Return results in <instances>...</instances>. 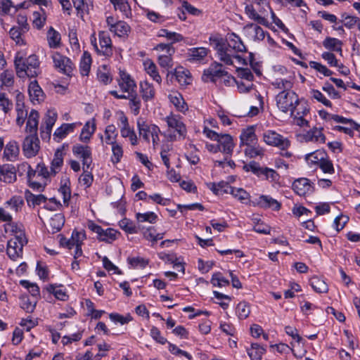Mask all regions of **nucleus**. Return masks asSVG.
I'll list each match as a JSON object with an SVG mask.
<instances>
[{
    "label": "nucleus",
    "instance_id": "1",
    "mask_svg": "<svg viewBox=\"0 0 360 360\" xmlns=\"http://www.w3.org/2000/svg\"><path fill=\"white\" fill-rule=\"evenodd\" d=\"M272 86L279 91L275 98L278 109L283 113L289 114L295 124L302 127H308L309 122L306 117L310 108L307 102H303L299 95L292 90V76L288 79H275Z\"/></svg>",
    "mask_w": 360,
    "mask_h": 360
},
{
    "label": "nucleus",
    "instance_id": "2",
    "mask_svg": "<svg viewBox=\"0 0 360 360\" xmlns=\"http://www.w3.org/2000/svg\"><path fill=\"white\" fill-rule=\"evenodd\" d=\"M245 13L249 19L268 28L274 23L277 27L287 32L288 29L283 22L276 15L268 0H252V4L245 6Z\"/></svg>",
    "mask_w": 360,
    "mask_h": 360
},
{
    "label": "nucleus",
    "instance_id": "3",
    "mask_svg": "<svg viewBox=\"0 0 360 360\" xmlns=\"http://www.w3.org/2000/svg\"><path fill=\"white\" fill-rule=\"evenodd\" d=\"M39 120V113L37 110L32 109L25 129V132L30 134L25 137L22 143V152L27 158L35 157L40 150V141L37 134Z\"/></svg>",
    "mask_w": 360,
    "mask_h": 360
},
{
    "label": "nucleus",
    "instance_id": "4",
    "mask_svg": "<svg viewBox=\"0 0 360 360\" xmlns=\"http://www.w3.org/2000/svg\"><path fill=\"white\" fill-rule=\"evenodd\" d=\"M210 46L217 51L218 58L226 65L242 67L248 65L246 59L240 56H233L231 50L226 48V42L221 35L211 34L209 37Z\"/></svg>",
    "mask_w": 360,
    "mask_h": 360
},
{
    "label": "nucleus",
    "instance_id": "5",
    "mask_svg": "<svg viewBox=\"0 0 360 360\" xmlns=\"http://www.w3.org/2000/svg\"><path fill=\"white\" fill-rule=\"evenodd\" d=\"M16 73L19 77H35L39 74V60L38 57L30 55L25 60L17 55L14 60Z\"/></svg>",
    "mask_w": 360,
    "mask_h": 360
},
{
    "label": "nucleus",
    "instance_id": "6",
    "mask_svg": "<svg viewBox=\"0 0 360 360\" xmlns=\"http://www.w3.org/2000/svg\"><path fill=\"white\" fill-rule=\"evenodd\" d=\"M167 129L165 136L169 141H176L185 139L187 133L186 127L181 117L171 113L164 118Z\"/></svg>",
    "mask_w": 360,
    "mask_h": 360
},
{
    "label": "nucleus",
    "instance_id": "7",
    "mask_svg": "<svg viewBox=\"0 0 360 360\" xmlns=\"http://www.w3.org/2000/svg\"><path fill=\"white\" fill-rule=\"evenodd\" d=\"M203 134L208 139L217 141L220 152L225 155H229L232 153L235 147V143L233 137L228 134H218L211 129L207 126L204 127Z\"/></svg>",
    "mask_w": 360,
    "mask_h": 360
},
{
    "label": "nucleus",
    "instance_id": "8",
    "mask_svg": "<svg viewBox=\"0 0 360 360\" xmlns=\"http://www.w3.org/2000/svg\"><path fill=\"white\" fill-rule=\"evenodd\" d=\"M86 239V231L83 229H74L72 232L71 237L67 238L61 237L60 239V244L64 248L68 249L75 248L74 252V257L77 259L82 255V246L84 241Z\"/></svg>",
    "mask_w": 360,
    "mask_h": 360
},
{
    "label": "nucleus",
    "instance_id": "9",
    "mask_svg": "<svg viewBox=\"0 0 360 360\" xmlns=\"http://www.w3.org/2000/svg\"><path fill=\"white\" fill-rule=\"evenodd\" d=\"M52 174L44 163H39L34 169L29 186L34 190L43 191L50 181Z\"/></svg>",
    "mask_w": 360,
    "mask_h": 360
},
{
    "label": "nucleus",
    "instance_id": "10",
    "mask_svg": "<svg viewBox=\"0 0 360 360\" xmlns=\"http://www.w3.org/2000/svg\"><path fill=\"white\" fill-rule=\"evenodd\" d=\"M137 128L139 136L144 141L147 142L152 141L154 146L158 145L160 142L159 134H160L158 126L154 124H148L143 118L139 117L137 120Z\"/></svg>",
    "mask_w": 360,
    "mask_h": 360
},
{
    "label": "nucleus",
    "instance_id": "11",
    "mask_svg": "<svg viewBox=\"0 0 360 360\" xmlns=\"http://www.w3.org/2000/svg\"><path fill=\"white\" fill-rule=\"evenodd\" d=\"M99 44H97L96 32L94 31L90 36V42L94 50L99 54L106 56L112 55V41L108 32L100 31L98 32Z\"/></svg>",
    "mask_w": 360,
    "mask_h": 360
},
{
    "label": "nucleus",
    "instance_id": "12",
    "mask_svg": "<svg viewBox=\"0 0 360 360\" xmlns=\"http://www.w3.org/2000/svg\"><path fill=\"white\" fill-rule=\"evenodd\" d=\"M87 227L90 231L96 233L98 240L107 243H112L121 236V233L119 231L112 228L103 229L93 221H88Z\"/></svg>",
    "mask_w": 360,
    "mask_h": 360
},
{
    "label": "nucleus",
    "instance_id": "13",
    "mask_svg": "<svg viewBox=\"0 0 360 360\" xmlns=\"http://www.w3.org/2000/svg\"><path fill=\"white\" fill-rule=\"evenodd\" d=\"M116 116L121 136L124 139H128L132 146L137 145L138 137L134 129L129 126L127 116L122 111L117 112Z\"/></svg>",
    "mask_w": 360,
    "mask_h": 360
},
{
    "label": "nucleus",
    "instance_id": "14",
    "mask_svg": "<svg viewBox=\"0 0 360 360\" xmlns=\"http://www.w3.org/2000/svg\"><path fill=\"white\" fill-rule=\"evenodd\" d=\"M262 140L270 146L285 150L290 146V141L274 130H266L262 134Z\"/></svg>",
    "mask_w": 360,
    "mask_h": 360
},
{
    "label": "nucleus",
    "instance_id": "15",
    "mask_svg": "<svg viewBox=\"0 0 360 360\" xmlns=\"http://www.w3.org/2000/svg\"><path fill=\"white\" fill-rule=\"evenodd\" d=\"M53 67L59 72L69 75L74 69L72 62L69 58L57 51H53L51 55Z\"/></svg>",
    "mask_w": 360,
    "mask_h": 360
},
{
    "label": "nucleus",
    "instance_id": "16",
    "mask_svg": "<svg viewBox=\"0 0 360 360\" xmlns=\"http://www.w3.org/2000/svg\"><path fill=\"white\" fill-rule=\"evenodd\" d=\"M27 240L26 238H10L7 243V255L13 259L15 260L22 257V248L27 243Z\"/></svg>",
    "mask_w": 360,
    "mask_h": 360
},
{
    "label": "nucleus",
    "instance_id": "17",
    "mask_svg": "<svg viewBox=\"0 0 360 360\" xmlns=\"http://www.w3.org/2000/svg\"><path fill=\"white\" fill-rule=\"evenodd\" d=\"M106 23L110 31L120 37L127 36L130 32V27L125 22L117 20L112 16L107 17Z\"/></svg>",
    "mask_w": 360,
    "mask_h": 360
},
{
    "label": "nucleus",
    "instance_id": "18",
    "mask_svg": "<svg viewBox=\"0 0 360 360\" xmlns=\"http://www.w3.org/2000/svg\"><path fill=\"white\" fill-rule=\"evenodd\" d=\"M251 205L265 209L269 208L276 211L279 210L281 206L277 200L268 195H259L252 200Z\"/></svg>",
    "mask_w": 360,
    "mask_h": 360
},
{
    "label": "nucleus",
    "instance_id": "19",
    "mask_svg": "<svg viewBox=\"0 0 360 360\" xmlns=\"http://www.w3.org/2000/svg\"><path fill=\"white\" fill-rule=\"evenodd\" d=\"M244 34L250 40L259 41L264 39L266 32L258 25L248 23L243 29Z\"/></svg>",
    "mask_w": 360,
    "mask_h": 360
},
{
    "label": "nucleus",
    "instance_id": "20",
    "mask_svg": "<svg viewBox=\"0 0 360 360\" xmlns=\"http://www.w3.org/2000/svg\"><path fill=\"white\" fill-rule=\"evenodd\" d=\"M73 155L82 160L84 166L89 167L91 162V150L88 146L77 143L72 146Z\"/></svg>",
    "mask_w": 360,
    "mask_h": 360
},
{
    "label": "nucleus",
    "instance_id": "21",
    "mask_svg": "<svg viewBox=\"0 0 360 360\" xmlns=\"http://www.w3.org/2000/svg\"><path fill=\"white\" fill-rule=\"evenodd\" d=\"M82 124L81 122H77L73 123H64L58 127L53 134V139L56 142H60L67 136L71 133H73L76 128Z\"/></svg>",
    "mask_w": 360,
    "mask_h": 360
},
{
    "label": "nucleus",
    "instance_id": "22",
    "mask_svg": "<svg viewBox=\"0 0 360 360\" xmlns=\"http://www.w3.org/2000/svg\"><path fill=\"white\" fill-rule=\"evenodd\" d=\"M256 127V125H250L242 129L240 135V146H247L248 147L257 143Z\"/></svg>",
    "mask_w": 360,
    "mask_h": 360
},
{
    "label": "nucleus",
    "instance_id": "23",
    "mask_svg": "<svg viewBox=\"0 0 360 360\" xmlns=\"http://www.w3.org/2000/svg\"><path fill=\"white\" fill-rule=\"evenodd\" d=\"M293 191L300 196L311 195L314 192V186L308 179L300 178L292 184Z\"/></svg>",
    "mask_w": 360,
    "mask_h": 360
},
{
    "label": "nucleus",
    "instance_id": "24",
    "mask_svg": "<svg viewBox=\"0 0 360 360\" xmlns=\"http://www.w3.org/2000/svg\"><path fill=\"white\" fill-rule=\"evenodd\" d=\"M28 94L33 105L41 103L45 98V94L37 80H33L29 84Z\"/></svg>",
    "mask_w": 360,
    "mask_h": 360
},
{
    "label": "nucleus",
    "instance_id": "25",
    "mask_svg": "<svg viewBox=\"0 0 360 360\" xmlns=\"http://www.w3.org/2000/svg\"><path fill=\"white\" fill-rule=\"evenodd\" d=\"M17 180L16 169L11 164L0 165V181L11 184Z\"/></svg>",
    "mask_w": 360,
    "mask_h": 360
},
{
    "label": "nucleus",
    "instance_id": "26",
    "mask_svg": "<svg viewBox=\"0 0 360 360\" xmlns=\"http://www.w3.org/2000/svg\"><path fill=\"white\" fill-rule=\"evenodd\" d=\"M285 333L292 337L293 341L291 342V349L294 354L297 356L302 357L305 354V350L298 349L300 346L302 340L301 337L299 335L296 328L292 326H286L285 328Z\"/></svg>",
    "mask_w": 360,
    "mask_h": 360
},
{
    "label": "nucleus",
    "instance_id": "27",
    "mask_svg": "<svg viewBox=\"0 0 360 360\" xmlns=\"http://www.w3.org/2000/svg\"><path fill=\"white\" fill-rule=\"evenodd\" d=\"M169 75L175 77L180 86H187L192 82V77L189 70L182 66L176 67L173 71L168 73V75Z\"/></svg>",
    "mask_w": 360,
    "mask_h": 360
},
{
    "label": "nucleus",
    "instance_id": "28",
    "mask_svg": "<svg viewBox=\"0 0 360 360\" xmlns=\"http://www.w3.org/2000/svg\"><path fill=\"white\" fill-rule=\"evenodd\" d=\"M168 98L170 103L174 105L177 111L184 114L188 111V105L183 96L179 91H171L168 94Z\"/></svg>",
    "mask_w": 360,
    "mask_h": 360
},
{
    "label": "nucleus",
    "instance_id": "29",
    "mask_svg": "<svg viewBox=\"0 0 360 360\" xmlns=\"http://www.w3.org/2000/svg\"><path fill=\"white\" fill-rule=\"evenodd\" d=\"M20 155L18 143L15 140L9 141L5 146L3 158L7 161L14 162L18 160Z\"/></svg>",
    "mask_w": 360,
    "mask_h": 360
},
{
    "label": "nucleus",
    "instance_id": "30",
    "mask_svg": "<svg viewBox=\"0 0 360 360\" xmlns=\"http://www.w3.org/2000/svg\"><path fill=\"white\" fill-rule=\"evenodd\" d=\"M139 93L144 102L153 101L156 95L154 86L147 80L139 83Z\"/></svg>",
    "mask_w": 360,
    "mask_h": 360
},
{
    "label": "nucleus",
    "instance_id": "31",
    "mask_svg": "<svg viewBox=\"0 0 360 360\" xmlns=\"http://www.w3.org/2000/svg\"><path fill=\"white\" fill-rule=\"evenodd\" d=\"M321 58L327 63L330 67H335L343 75H347L349 70L345 68L344 65L340 63L339 60L336 58L335 55L331 51H323L321 55Z\"/></svg>",
    "mask_w": 360,
    "mask_h": 360
},
{
    "label": "nucleus",
    "instance_id": "32",
    "mask_svg": "<svg viewBox=\"0 0 360 360\" xmlns=\"http://www.w3.org/2000/svg\"><path fill=\"white\" fill-rule=\"evenodd\" d=\"M96 130L95 118H91L86 122L79 134V140L84 143H88Z\"/></svg>",
    "mask_w": 360,
    "mask_h": 360
},
{
    "label": "nucleus",
    "instance_id": "33",
    "mask_svg": "<svg viewBox=\"0 0 360 360\" xmlns=\"http://www.w3.org/2000/svg\"><path fill=\"white\" fill-rule=\"evenodd\" d=\"M118 84L121 89L124 92L133 91L136 87V82L131 76L124 70H120Z\"/></svg>",
    "mask_w": 360,
    "mask_h": 360
},
{
    "label": "nucleus",
    "instance_id": "34",
    "mask_svg": "<svg viewBox=\"0 0 360 360\" xmlns=\"http://www.w3.org/2000/svg\"><path fill=\"white\" fill-rule=\"evenodd\" d=\"M209 53L205 47L191 48L188 50L187 59L192 63H202Z\"/></svg>",
    "mask_w": 360,
    "mask_h": 360
},
{
    "label": "nucleus",
    "instance_id": "35",
    "mask_svg": "<svg viewBox=\"0 0 360 360\" xmlns=\"http://www.w3.org/2000/svg\"><path fill=\"white\" fill-rule=\"evenodd\" d=\"M226 42V48L231 50H235L238 52L245 51L246 48L243 44L241 39L239 36L235 33H229L226 36V39H224Z\"/></svg>",
    "mask_w": 360,
    "mask_h": 360
},
{
    "label": "nucleus",
    "instance_id": "36",
    "mask_svg": "<svg viewBox=\"0 0 360 360\" xmlns=\"http://www.w3.org/2000/svg\"><path fill=\"white\" fill-rule=\"evenodd\" d=\"M117 136L118 132L117 128L112 124L105 127L103 135H99L101 142L107 145H112L117 143L116 141Z\"/></svg>",
    "mask_w": 360,
    "mask_h": 360
},
{
    "label": "nucleus",
    "instance_id": "37",
    "mask_svg": "<svg viewBox=\"0 0 360 360\" xmlns=\"http://www.w3.org/2000/svg\"><path fill=\"white\" fill-rule=\"evenodd\" d=\"M4 230L6 233L11 236V238L22 239L26 238L22 226L13 221L6 223L4 225Z\"/></svg>",
    "mask_w": 360,
    "mask_h": 360
},
{
    "label": "nucleus",
    "instance_id": "38",
    "mask_svg": "<svg viewBox=\"0 0 360 360\" xmlns=\"http://www.w3.org/2000/svg\"><path fill=\"white\" fill-rule=\"evenodd\" d=\"M206 187L216 195H222L225 193H230L231 186L227 182L221 181L219 183L207 182Z\"/></svg>",
    "mask_w": 360,
    "mask_h": 360
},
{
    "label": "nucleus",
    "instance_id": "39",
    "mask_svg": "<svg viewBox=\"0 0 360 360\" xmlns=\"http://www.w3.org/2000/svg\"><path fill=\"white\" fill-rule=\"evenodd\" d=\"M322 44L323 47L328 50L327 51L337 52L340 55L342 54L343 43L341 40L337 38L327 37L324 39Z\"/></svg>",
    "mask_w": 360,
    "mask_h": 360
},
{
    "label": "nucleus",
    "instance_id": "40",
    "mask_svg": "<svg viewBox=\"0 0 360 360\" xmlns=\"http://www.w3.org/2000/svg\"><path fill=\"white\" fill-rule=\"evenodd\" d=\"M143 69L146 73L158 84H161L162 77L160 75L157 66L155 63L149 58H146L143 62Z\"/></svg>",
    "mask_w": 360,
    "mask_h": 360
},
{
    "label": "nucleus",
    "instance_id": "41",
    "mask_svg": "<svg viewBox=\"0 0 360 360\" xmlns=\"http://www.w3.org/2000/svg\"><path fill=\"white\" fill-rule=\"evenodd\" d=\"M326 153L323 150H316L314 152L309 153L305 156V160L310 167L320 165L326 157Z\"/></svg>",
    "mask_w": 360,
    "mask_h": 360
},
{
    "label": "nucleus",
    "instance_id": "42",
    "mask_svg": "<svg viewBox=\"0 0 360 360\" xmlns=\"http://www.w3.org/2000/svg\"><path fill=\"white\" fill-rule=\"evenodd\" d=\"M7 209L14 212H20L24 205L23 198L20 195H13L3 204Z\"/></svg>",
    "mask_w": 360,
    "mask_h": 360
},
{
    "label": "nucleus",
    "instance_id": "43",
    "mask_svg": "<svg viewBox=\"0 0 360 360\" xmlns=\"http://www.w3.org/2000/svg\"><path fill=\"white\" fill-rule=\"evenodd\" d=\"M65 223V217L63 214L58 213L53 215L49 220L48 230L52 233L59 231L63 226Z\"/></svg>",
    "mask_w": 360,
    "mask_h": 360
},
{
    "label": "nucleus",
    "instance_id": "44",
    "mask_svg": "<svg viewBox=\"0 0 360 360\" xmlns=\"http://www.w3.org/2000/svg\"><path fill=\"white\" fill-rule=\"evenodd\" d=\"M246 351L251 360H261L266 352V349L257 343H252Z\"/></svg>",
    "mask_w": 360,
    "mask_h": 360
},
{
    "label": "nucleus",
    "instance_id": "45",
    "mask_svg": "<svg viewBox=\"0 0 360 360\" xmlns=\"http://www.w3.org/2000/svg\"><path fill=\"white\" fill-rule=\"evenodd\" d=\"M57 119L58 113L55 109H49L45 113L43 122L49 134H51Z\"/></svg>",
    "mask_w": 360,
    "mask_h": 360
},
{
    "label": "nucleus",
    "instance_id": "46",
    "mask_svg": "<svg viewBox=\"0 0 360 360\" xmlns=\"http://www.w3.org/2000/svg\"><path fill=\"white\" fill-rule=\"evenodd\" d=\"M230 194L241 203L251 205L250 195L245 189L231 186Z\"/></svg>",
    "mask_w": 360,
    "mask_h": 360
},
{
    "label": "nucleus",
    "instance_id": "47",
    "mask_svg": "<svg viewBox=\"0 0 360 360\" xmlns=\"http://www.w3.org/2000/svg\"><path fill=\"white\" fill-rule=\"evenodd\" d=\"M309 95L311 101H316V102L321 103L328 108L333 107L331 101L328 100L321 91L311 88L309 89Z\"/></svg>",
    "mask_w": 360,
    "mask_h": 360
},
{
    "label": "nucleus",
    "instance_id": "48",
    "mask_svg": "<svg viewBox=\"0 0 360 360\" xmlns=\"http://www.w3.org/2000/svg\"><path fill=\"white\" fill-rule=\"evenodd\" d=\"M304 139L307 142H316V143H324L325 142V136L323 134L321 129L317 128H314L308 131L304 135Z\"/></svg>",
    "mask_w": 360,
    "mask_h": 360
},
{
    "label": "nucleus",
    "instance_id": "49",
    "mask_svg": "<svg viewBox=\"0 0 360 360\" xmlns=\"http://www.w3.org/2000/svg\"><path fill=\"white\" fill-rule=\"evenodd\" d=\"M222 74L221 65L218 63H214L204 71L202 79L205 82L214 80V77H219Z\"/></svg>",
    "mask_w": 360,
    "mask_h": 360
},
{
    "label": "nucleus",
    "instance_id": "50",
    "mask_svg": "<svg viewBox=\"0 0 360 360\" xmlns=\"http://www.w3.org/2000/svg\"><path fill=\"white\" fill-rule=\"evenodd\" d=\"M157 36L165 38L167 41L172 44L179 42L184 40V37L177 32H171L166 29H161L158 32Z\"/></svg>",
    "mask_w": 360,
    "mask_h": 360
},
{
    "label": "nucleus",
    "instance_id": "51",
    "mask_svg": "<svg viewBox=\"0 0 360 360\" xmlns=\"http://www.w3.org/2000/svg\"><path fill=\"white\" fill-rule=\"evenodd\" d=\"M135 219L138 223H149L151 224H155L158 219L156 213L152 211L146 212H136L135 214Z\"/></svg>",
    "mask_w": 360,
    "mask_h": 360
},
{
    "label": "nucleus",
    "instance_id": "52",
    "mask_svg": "<svg viewBox=\"0 0 360 360\" xmlns=\"http://www.w3.org/2000/svg\"><path fill=\"white\" fill-rule=\"evenodd\" d=\"M251 312L250 304L245 301L240 302L236 307L235 313L239 320L246 319Z\"/></svg>",
    "mask_w": 360,
    "mask_h": 360
},
{
    "label": "nucleus",
    "instance_id": "53",
    "mask_svg": "<svg viewBox=\"0 0 360 360\" xmlns=\"http://www.w3.org/2000/svg\"><path fill=\"white\" fill-rule=\"evenodd\" d=\"M63 164V152L61 149L56 150L51 165V173L53 175L56 174L60 170Z\"/></svg>",
    "mask_w": 360,
    "mask_h": 360
},
{
    "label": "nucleus",
    "instance_id": "54",
    "mask_svg": "<svg viewBox=\"0 0 360 360\" xmlns=\"http://www.w3.org/2000/svg\"><path fill=\"white\" fill-rule=\"evenodd\" d=\"M15 112V123L18 127H21L24 124L25 120L26 122L27 121L30 112L28 113L24 103H19L18 105H16Z\"/></svg>",
    "mask_w": 360,
    "mask_h": 360
},
{
    "label": "nucleus",
    "instance_id": "55",
    "mask_svg": "<svg viewBox=\"0 0 360 360\" xmlns=\"http://www.w3.org/2000/svg\"><path fill=\"white\" fill-rule=\"evenodd\" d=\"M115 10L120 11L125 17L129 18L131 15V10L127 0H110Z\"/></svg>",
    "mask_w": 360,
    "mask_h": 360
},
{
    "label": "nucleus",
    "instance_id": "56",
    "mask_svg": "<svg viewBox=\"0 0 360 360\" xmlns=\"http://www.w3.org/2000/svg\"><path fill=\"white\" fill-rule=\"evenodd\" d=\"M91 63L92 59L90 53L84 51L81 57L79 63V70L82 75H88L91 69Z\"/></svg>",
    "mask_w": 360,
    "mask_h": 360
},
{
    "label": "nucleus",
    "instance_id": "57",
    "mask_svg": "<svg viewBox=\"0 0 360 360\" xmlns=\"http://www.w3.org/2000/svg\"><path fill=\"white\" fill-rule=\"evenodd\" d=\"M60 34L53 27H50L47 32V41L50 48L57 49L60 45Z\"/></svg>",
    "mask_w": 360,
    "mask_h": 360
},
{
    "label": "nucleus",
    "instance_id": "58",
    "mask_svg": "<svg viewBox=\"0 0 360 360\" xmlns=\"http://www.w3.org/2000/svg\"><path fill=\"white\" fill-rule=\"evenodd\" d=\"M47 290L58 300L65 301L68 298L65 288L63 285H51L47 288Z\"/></svg>",
    "mask_w": 360,
    "mask_h": 360
},
{
    "label": "nucleus",
    "instance_id": "59",
    "mask_svg": "<svg viewBox=\"0 0 360 360\" xmlns=\"http://www.w3.org/2000/svg\"><path fill=\"white\" fill-rule=\"evenodd\" d=\"M310 284L314 291L318 293H326L328 291V286L324 280L314 276L311 278Z\"/></svg>",
    "mask_w": 360,
    "mask_h": 360
},
{
    "label": "nucleus",
    "instance_id": "60",
    "mask_svg": "<svg viewBox=\"0 0 360 360\" xmlns=\"http://www.w3.org/2000/svg\"><path fill=\"white\" fill-rule=\"evenodd\" d=\"M127 261L131 269H143L148 264V260L140 256L129 257Z\"/></svg>",
    "mask_w": 360,
    "mask_h": 360
},
{
    "label": "nucleus",
    "instance_id": "61",
    "mask_svg": "<svg viewBox=\"0 0 360 360\" xmlns=\"http://www.w3.org/2000/svg\"><path fill=\"white\" fill-rule=\"evenodd\" d=\"M120 228L128 234H134L138 233V229L135 224L127 218L122 219L118 222Z\"/></svg>",
    "mask_w": 360,
    "mask_h": 360
},
{
    "label": "nucleus",
    "instance_id": "62",
    "mask_svg": "<svg viewBox=\"0 0 360 360\" xmlns=\"http://www.w3.org/2000/svg\"><path fill=\"white\" fill-rule=\"evenodd\" d=\"M20 284L31 294L33 299H37L39 297L40 290L37 283L27 280H21Z\"/></svg>",
    "mask_w": 360,
    "mask_h": 360
},
{
    "label": "nucleus",
    "instance_id": "63",
    "mask_svg": "<svg viewBox=\"0 0 360 360\" xmlns=\"http://www.w3.org/2000/svg\"><path fill=\"white\" fill-rule=\"evenodd\" d=\"M46 20V15L43 9L39 11H35L32 14V23L37 29H41L44 27Z\"/></svg>",
    "mask_w": 360,
    "mask_h": 360
},
{
    "label": "nucleus",
    "instance_id": "64",
    "mask_svg": "<svg viewBox=\"0 0 360 360\" xmlns=\"http://www.w3.org/2000/svg\"><path fill=\"white\" fill-rule=\"evenodd\" d=\"M111 146L112 156L110 159L112 164L115 165L121 161L124 151L122 146L119 143H114Z\"/></svg>",
    "mask_w": 360,
    "mask_h": 360
}]
</instances>
